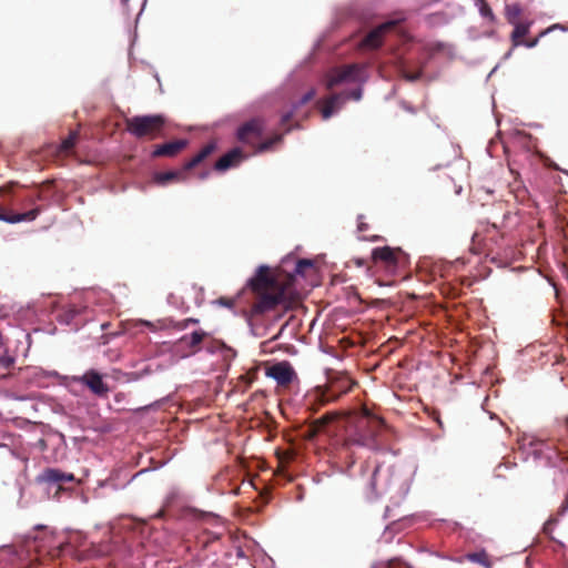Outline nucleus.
I'll return each instance as SVG.
<instances>
[{
	"label": "nucleus",
	"instance_id": "obj_8",
	"mask_svg": "<svg viewBox=\"0 0 568 568\" xmlns=\"http://www.w3.org/2000/svg\"><path fill=\"white\" fill-rule=\"evenodd\" d=\"M265 129L264 121L260 118L252 119L243 123L236 132L237 140L256 150L258 142Z\"/></svg>",
	"mask_w": 568,
	"mask_h": 568
},
{
	"label": "nucleus",
	"instance_id": "obj_35",
	"mask_svg": "<svg viewBox=\"0 0 568 568\" xmlns=\"http://www.w3.org/2000/svg\"><path fill=\"white\" fill-rule=\"evenodd\" d=\"M485 557L486 556L484 554H474L470 556L471 560L477 561L479 564H485L483 560Z\"/></svg>",
	"mask_w": 568,
	"mask_h": 568
},
{
	"label": "nucleus",
	"instance_id": "obj_36",
	"mask_svg": "<svg viewBox=\"0 0 568 568\" xmlns=\"http://www.w3.org/2000/svg\"><path fill=\"white\" fill-rule=\"evenodd\" d=\"M538 43V38H535L532 40L523 41L521 45H525L527 48H534Z\"/></svg>",
	"mask_w": 568,
	"mask_h": 568
},
{
	"label": "nucleus",
	"instance_id": "obj_20",
	"mask_svg": "<svg viewBox=\"0 0 568 568\" xmlns=\"http://www.w3.org/2000/svg\"><path fill=\"white\" fill-rule=\"evenodd\" d=\"M183 173L178 171L159 172L154 175V182L160 185H165L172 181H179Z\"/></svg>",
	"mask_w": 568,
	"mask_h": 568
},
{
	"label": "nucleus",
	"instance_id": "obj_31",
	"mask_svg": "<svg viewBox=\"0 0 568 568\" xmlns=\"http://www.w3.org/2000/svg\"><path fill=\"white\" fill-rule=\"evenodd\" d=\"M316 92L314 89H311L310 91H307L300 100V104H306L308 103L310 101H312L315 97Z\"/></svg>",
	"mask_w": 568,
	"mask_h": 568
},
{
	"label": "nucleus",
	"instance_id": "obj_43",
	"mask_svg": "<svg viewBox=\"0 0 568 568\" xmlns=\"http://www.w3.org/2000/svg\"><path fill=\"white\" fill-rule=\"evenodd\" d=\"M129 0H122V2H128Z\"/></svg>",
	"mask_w": 568,
	"mask_h": 568
},
{
	"label": "nucleus",
	"instance_id": "obj_41",
	"mask_svg": "<svg viewBox=\"0 0 568 568\" xmlns=\"http://www.w3.org/2000/svg\"><path fill=\"white\" fill-rule=\"evenodd\" d=\"M565 425H566V427L568 429V416L565 418Z\"/></svg>",
	"mask_w": 568,
	"mask_h": 568
},
{
	"label": "nucleus",
	"instance_id": "obj_14",
	"mask_svg": "<svg viewBox=\"0 0 568 568\" xmlns=\"http://www.w3.org/2000/svg\"><path fill=\"white\" fill-rule=\"evenodd\" d=\"M187 145V140L180 139L154 146L152 158H174Z\"/></svg>",
	"mask_w": 568,
	"mask_h": 568
},
{
	"label": "nucleus",
	"instance_id": "obj_38",
	"mask_svg": "<svg viewBox=\"0 0 568 568\" xmlns=\"http://www.w3.org/2000/svg\"><path fill=\"white\" fill-rule=\"evenodd\" d=\"M420 77V73H415V74H406L405 78L409 81H416L417 79H419Z\"/></svg>",
	"mask_w": 568,
	"mask_h": 568
},
{
	"label": "nucleus",
	"instance_id": "obj_33",
	"mask_svg": "<svg viewBox=\"0 0 568 568\" xmlns=\"http://www.w3.org/2000/svg\"><path fill=\"white\" fill-rule=\"evenodd\" d=\"M293 118V112H287L285 114L282 115V119H281V124L282 125H286Z\"/></svg>",
	"mask_w": 568,
	"mask_h": 568
},
{
	"label": "nucleus",
	"instance_id": "obj_11",
	"mask_svg": "<svg viewBox=\"0 0 568 568\" xmlns=\"http://www.w3.org/2000/svg\"><path fill=\"white\" fill-rule=\"evenodd\" d=\"M267 376L272 377L280 385H288L295 377V372L288 362L275 363L267 368Z\"/></svg>",
	"mask_w": 568,
	"mask_h": 568
},
{
	"label": "nucleus",
	"instance_id": "obj_25",
	"mask_svg": "<svg viewBox=\"0 0 568 568\" xmlns=\"http://www.w3.org/2000/svg\"><path fill=\"white\" fill-rule=\"evenodd\" d=\"M476 1H477V6L479 8L480 14L484 18H487L489 21L494 22L496 20V17H495L491 8L487 3V1L486 0H476Z\"/></svg>",
	"mask_w": 568,
	"mask_h": 568
},
{
	"label": "nucleus",
	"instance_id": "obj_27",
	"mask_svg": "<svg viewBox=\"0 0 568 568\" xmlns=\"http://www.w3.org/2000/svg\"><path fill=\"white\" fill-rule=\"evenodd\" d=\"M16 363V358L9 355L7 352L0 357V368L10 369Z\"/></svg>",
	"mask_w": 568,
	"mask_h": 568
},
{
	"label": "nucleus",
	"instance_id": "obj_37",
	"mask_svg": "<svg viewBox=\"0 0 568 568\" xmlns=\"http://www.w3.org/2000/svg\"><path fill=\"white\" fill-rule=\"evenodd\" d=\"M432 417H433L434 420H436L438 423L439 426H442V420L439 418V412L433 410Z\"/></svg>",
	"mask_w": 568,
	"mask_h": 568
},
{
	"label": "nucleus",
	"instance_id": "obj_16",
	"mask_svg": "<svg viewBox=\"0 0 568 568\" xmlns=\"http://www.w3.org/2000/svg\"><path fill=\"white\" fill-rule=\"evenodd\" d=\"M216 149L214 142H210L205 144L196 155H194L191 160L185 162L183 165V171H190L202 163L207 156H210Z\"/></svg>",
	"mask_w": 568,
	"mask_h": 568
},
{
	"label": "nucleus",
	"instance_id": "obj_32",
	"mask_svg": "<svg viewBox=\"0 0 568 568\" xmlns=\"http://www.w3.org/2000/svg\"><path fill=\"white\" fill-rule=\"evenodd\" d=\"M364 216L363 215H359L358 216V224H357V230L358 232L363 233L365 231L368 230V224L366 222L363 221Z\"/></svg>",
	"mask_w": 568,
	"mask_h": 568
},
{
	"label": "nucleus",
	"instance_id": "obj_12",
	"mask_svg": "<svg viewBox=\"0 0 568 568\" xmlns=\"http://www.w3.org/2000/svg\"><path fill=\"white\" fill-rule=\"evenodd\" d=\"M38 481L57 486V493L62 489V484L74 481L73 474L64 473L57 468H45L39 476Z\"/></svg>",
	"mask_w": 568,
	"mask_h": 568
},
{
	"label": "nucleus",
	"instance_id": "obj_18",
	"mask_svg": "<svg viewBox=\"0 0 568 568\" xmlns=\"http://www.w3.org/2000/svg\"><path fill=\"white\" fill-rule=\"evenodd\" d=\"M347 445H358L371 447L375 444V433L374 432H357L355 434L348 435L346 438Z\"/></svg>",
	"mask_w": 568,
	"mask_h": 568
},
{
	"label": "nucleus",
	"instance_id": "obj_15",
	"mask_svg": "<svg viewBox=\"0 0 568 568\" xmlns=\"http://www.w3.org/2000/svg\"><path fill=\"white\" fill-rule=\"evenodd\" d=\"M243 159V153L239 148H235L221 156L214 164L216 171H225L231 166L237 164Z\"/></svg>",
	"mask_w": 568,
	"mask_h": 568
},
{
	"label": "nucleus",
	"instance_id": "obj_5",
	"mask_svg": "<svg viewBox=\"0 0 568 568\" xmlns=\"http://www.w3.org/2000/svg\"><path fill=\"white\" fill-rule=\"evenodd\" d=\"M503 237L504 233L495 223H487L483 225L480 230L475 231L473 234V248L476 250L477 253L493 252L495 246L499 244Z\"/></svg>",
	"mask_w": 568,
	"mask_h": 568
},
{
	"label": "nucleus",
	"instance_id": "obj_42",
	"mask_svg": "<svg viewBox=\"0 0 568 568\" xmlns=\"http://www.w3.org/2000/svg\"><path fill=\"white\" fill-rule=\"evenodd\" d=\"M3 345L2 336L0 335V347Z\"/></svg>",
	"mask_w": 568,
	"mask_h": 568
},
{
	"label": "nucleus",
	"instance_id": "obj_40",
	"mask_svg": "<svg viewBox=\"0 0 568 568\" xmlns=\"http://www.w3.org/2000/svg\"><path fill=\"white\" fill-rule=\"evenodd\" d=\"M209 175V172H205L201 175L202 179H205Z\"/></svg>",
	"mask_w": 568,
	"mask_h": 568
},
{
	"label": "nucleus",
	"instance_id": "obj_26",
	"mask_svg": "<svg viewBox=\"0 0 568 568\" xmlns=\"http://www.w3.org/2000/svg\"><path fill=\"white\" fill-rule=\"evenodd\" d=\"M371 417H372V414L368 410V408L363 407L362 415L356 418V427L358 429L366 427Z\"/></svg>",
	"mask_w": 568,
	"mask_h": 568
},
{
	"label": "nucleus",
	"instance_id": "obj_22",
	"mask_svg": "<svg viewBox=\"0 0 568 568\" xmlns=\"http://www.w3.org/2000/svg\"><path fill=\"white\" fill-rule=\"evenodd\" d=\"M282 141V134H274L273 136L264 140L263 142H258V145L255 150L256 153H263L273 148V145L280 143Z\"/></svg>",
	"mask_w": 568,
	"mask_h": 568
},
{
	"label": "nucleus",
	"instance_id": "obj_24",
	"mask_svg": "<svg viewBox=\"0 0 568 568\" xmlns=\"http://www.w3.org/2000/svg\"><path fill=\"white\" fill-rule=\"evenodd\" d=\"M314 267V262L312 260L307 258H301L296 262L294 272L297 275L304 276L307 270H311Z\"/></svg>",
	"mask_w": 568,
	"mask_h": 568
},
{
	"label": "nucleus",
	"instance_id": "obj_9",
	"mask_svg": "<svg viewBox=\"0 0 568 568\" xmlns=\"http://www.w3.org/2000/svg\"><path fill=\"white\" fill-rule=\"evenodd\" d=\"M405 19H406L405 16L400 13L399 17L379 24L375 29L371 30L363 38V40L361 41V47L363 49H371V50L379 48L383 44V38H384L385 33L393 30L397 24L405 21Z\"/></svg>",
	"mask_w": 568,
	"mask_h": 568
},
{
	"label": "nucleus",
	"instance_id": "obj_2",
	"mask_svg": "<svg viewBox=\"0 0 568 568\" xmlns=\"http://www.w3.org/2000/svg\"><path fill=\"white\" fill-rule=\"evenodd\" d=\"M166 118L162 114L135 115L125 119L126 131L136 139L155 140L163 136Z\"/></svg>",
	"mask_w": 568,
	"mask_h": 568
},
{
	"label": "nucleus",
	"instance_id": "obj_19",
	"mask_svg": "<svg viewBox=\"0 0 568 568\" xmlns=\"http://www.w3.org/2000/svg\"><path fill=\"white\" fill-rule=\"evenodd\" d=\"M515 28L511 32V42L514 47L521 45L523 38L529 33L530 22H517L513 24Z\"/></svg>",
	"mask_w": 568,
	"mask_h": 568
},
{
	"label": "nucleus",
	"instance_id": "obj_28",
	"mask_svg": "<svg viewBox=\"0 0 568 568\" xmlns=\"http://www.w3.org/2000/svg\"><path fill=\"white\" fill-rule=\"evenodd\" d=\"M197 323H199L197 318L189 317V318H185V320L176 323L175 327L178 329H185L189 327L190 324H197Z\"/></svg>",
	"mask_w": 568,
	"mask_h": 568
},
{
	"label": "nucleus",
	"instance_id": "obj_1",
	"mask_svg": "<svg viewBox=\"0 0 568 568\" xmlns=\"http://www.w3.org/2000/svg\"><path fill=\"white\" fill-rule=\"evenodd\" d=\"M294 283L295 274L260 265L246 284L253 295L251 316L291 310L296 301Z\"/></svg>",
	"mask_w": 568,
	"mask_h": 568
},
{
	"label": "nucleus",
	"instance_id": "obj_4",
	"mask_svg": "<svg viewBox=\"0 0 568 568\" xmlns=\"http://www.w3.org/2000/svg\"><path fill=\"white\" fill-rule=\"evenodd\" d=\"M372 261L374 265L394 274L408 263V255L400 247L383 246L372 251Z\"/></svg>",
	"mask_w": 568,
	"mask_h": 568
},
{
	"label": "nucleus",
	"instance_id": "obj_30",
	"mask_svg": "<svg viewBox=\"0 0 568 568\" xmlns=\"http://www.w3.org/2000/svg\"><path fill=\"white\" fill-rule=\"evenodd\" d=\"M216 303L221 306L232 308L235 304V300L222 296V297L217 298Z\"/></svg>",
	"mask_w": 568,
	"mask_h": 568
},
{
	"label": "nucleus",
	"instance_id": "obj_7",
	"mask_svg": "<svg viewBox=\"0 0 568 568\" xmlns=\"http://www.w3.org/2000/svg\"><path fill=\"white\" fill-rule=\"evenodd\" d=\"M354 383L348 378H338L329 382L327 387L317 395V405L312 409L316 412L321 406L336 402L338 398L352 390Z\"/></svg>",
	"mask_w": 568,
	"mask_h": 568
},
{
	"label": "nucleus",
	"instance_id": "obj_10",
	"mask_svg": "<svg viewBox=\"0 0 568 568\" xmlns=\"http://www.w3.org/2000/svg\"><path fill=\"white\" fill-rule=\"evenodd\" d=\"M362 88H356L348 92L335 93L323 100L321 113L324 120L329 119L333 113L344 103L346 100L353 99L359 101L362 99Z\"/></svg>",
	"mask_w": 568,
	"mask_h": 568
},
{
	"label": "nucleus",
	"instance_id": "obj_23",
	"mask_svg": "<svg viewBox=\"0 0 568 568\" xmlns=\"http://www.w3.org/2000/svg\"><path fill=\"white\" fill-rule=\"evenodd\" d=\"M521 14V9L518 4H509L506 7V18L510 24L519 22L518 19Z\"/></svg>",
	"mask_w": 568,
	"mask_h": 568
},
{
	"label": "nucleus",
	"instance_id": "obj_29",
	"mask_svg": "<svg viewBox=\"0 0 568 568\" xmlns=\"http://www.w3.org/2000/svg\"><path fill=\"white\" fill-rule=\"evenodd\" d=\"M387 568H412L407 564L403 562L399 558H394L388 561Z\"/></svg>",
	"mask_w": 568,
	"mask_h": 568
},
{
	"label": "nucleus",
	"instance_id": "obj_39",
	"mask_svg": "<svg viewBox=\"0 0 568 568\" xmlns=\"http://www.w3.org/2000/svg\"><path fill=\"white\" fill-rule=\"evenodd\" d=\"M363 240H367V241H371V242H377V241L383 240V237L379 236V235H373V236H369V237H365L364 236Z\"/></svg>",
	"mask_w": 568,
	"mask_h": 568
},
{
	"label": "nucleus",
	"instance_id": "obj_17",
	"mask_svg": "<svg viewBox=\"0 0 568 568\" xmlns=\"http://www.w3.org/2000/svg\"><path fill=\"white\" fill-rule=\"evenodd\" d=\"M342 416V413L337 410L327 412L321 417L314 419L311 424V429L313 434H317L323 432L331 423L337 420Z\"/></svg>",
	"mask_w": 568,
	"mask_h": 568
},
{
	"label": "nucleus",
	"instance_id": "obj_3",
	"mask_svg": "<svg viewBox=\"0 0 568 568\" xmlns=\"http://www.w3.org/2000/svg\"><path fill=\"white\" fill-rule=\"evenodd\" d=\"M366 67L359 63H352L336 67L325 75V87L332 90L343 83H363L366 80Z\"/></svg>",
	"mask_w": 568,
	"mask_h": 568
},
{
	"label": "nucleus",
	"instance_id": "obj_13",
	"mask_svg": "<svg viewBox=\"0 0 568 568\" xmlns=\"http://www.w3.org/2000/svg\"><path fill=\"white\" fill-rule=\"evenodd\" d=\"M206 336H207V333L202 329L194 331L190 335L182 336L176 342V347L185 351L186 355H193L201 349V344Z\"/></svg>",
	"mask_w": 568,
	"mask_h": 568
},
{
	"label": "nucleus",
	"instance_id": "obj_34",
	"mask_svg": "<svg viewBox=\"0 0 568 568\" xmlns=\"http://www.w3.org/2000/svg\"><path fill=\"white\" fill-rule=\"evenodd\" d=\"M378 475H379V467H376L373 473V476H372V486H373V489H375V490H377L376 489V480H377Z\"/></svg>",
	"mask_w": 568,
	"mask_h": 568
},
{
	"label": "nucleus",
	"instance_id": "obj_6",
	"mask_svg": "<svg viewBox=\"0 0 568 568\" xmlns=\"http://www.w3.org/2000/svg\"><path fill=\"white\" fill-rule=\"evenodd\" d=\"M71 382L87 387L94 396L105 398L109 395V385L103 381V375L97 369H88L80 376H72Z\"/></svg>",
	"mask_w": 568,
	"mask_h": 568
},
{
	"label": "nucleus",
	"instance_id": "obj_21",
	"mask_svg": "<svg viewBox=\"0 0 568 568\" xmlns=\"http://www.w3.org/2000/svg\"><path fill=\"white\" fill-rule=\"evenodd\" d=\"M78 138H79V132L75 130V131H71L70 134L68 135V138H65L61 144L58 146V152L60 153H69L75 145L77 141H78Z\"/></svg>",
	"mask_w": 568,
	"mask_h": 568
}]
</instances>
